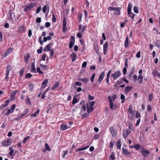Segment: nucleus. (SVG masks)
Returning a JSON list of instances; mask_svg holds the SVG:
<instances>
[{
	"label": "nucleus",
	"mask_w": 160,
	"mask_h": 160,
	"mask_svg": "<svg viewBox=\"0 0 160 160\" xmlns=\"http://www.w3.org/2000/svg\"><path fill=\"white\" fill-rule=\"evenodd\" d=\"M153 98V95L152 93H151L149 96V100L151 102V101Z\"/></svg>",
	"instance_id": "nucleus-49"
},
{
	"label": "nucleus",
	"mask_w": 160,
	"mask_h": 160,
	"mask_svg": "<svg viewBox=\"0 0 160 160\" xmlns=\"http://www.w3.org/2000/svg\"><path fill=\"white\" fill-rule=\"evenodd\" d=\"M54 51L53 49H52L50 52V57H52L54 55Z\"/></svg>",
	"instance_id": "nucleus-58"
},
{
	"label": "nucleus",
	"mask_w": 160,
	"mask_h": 160,
	"mask_svg": "<svg viewBox=\"0 0 160 160\" xmlns=\"http://www.w3.org/2000/svg\"><path fill=\"white\" fill-rule=\"evenodd\" d=\"M142 79L143 76L141 74H139L138 76V83L140 84H142Z\"/></svg>",
	"instance_id": "nucleus-22"
},
{
	"label": "nucleus",
	"mask_w": 160,
	"mask_h": 160,
	"mask_svg": "<svg viewBox=\"0 0 160 160\" xmlns=\"http://www.w3.org/2000/svg\"><path fill=\"white\" fill-rule=\"evenodd\" d=\"M70 128V127H68L67 125L65 124H62L60 126V128L62 130H65Z\"/></svg>",
	"instance_id": "nucleus-24"
},
{
	"label": "nucleus",
	"mask_w": 160,
	"mask_h": 160,
	"mask_svg": "<svg viewBox=\"0 0 160 160\" xmlns=\"http://www.w3.org/2000/svg\"><path fill=\"white\" fill-rule=\"evenodd\" d=\"M95 103V102L94 101H92L90 103L88 104H89V107L91 108H93L92 107L93 106L94 104Z\"/></svg>",
	"instance_id": "nucleus-52"
},
{
	"label": "nucleus",
	"mask_w": 160,
	"mask_h": 160,
	"mask_svg": "<svg viewBox=\"0 0 160 160\" xmlns=\"http://www.w3.org/2000/svg\"><path fill=\"white\" fill-rule=\"evenodd\" d=\"M141 152L144 157H147L149 154V152L147 150L143 148H142V149L141 150Z\"/></svg>",
	"instance_id": "nucleus-12"
},
{
	"label": "nucleus",
	"mask_w": 160,
	"mask_h": 160,
	"mask_svg": "<svg viewBox=\"0 0 160 160\" xmlns=\"http://www.w3.org/2000/svg\"><path fill=\"white\" fill-rule=\"evenodd\" d=\"M25 101L27 103H28L29 105H31V103L30 101L29 98L28 96H27V98L25 100Z\"/></svg>",
	"instance_id": "nucleus-41"
},
{
	"label": "nucleus",
	"mask_w": 160,
	"mask_h": 160,
	"mask_svg": "<svg viewBox=\"0 0 160 160\" xmlns=\"http://www.w3.org/2000/svg\"><path fill=\"white\" fill-rule=\"evenodd\" d=\"M32 76V75L30 73H28L26 75L25 78H31Z\"/></svg>",
	"instance_id": "nucleus-55"
},
{
	"label": "nucleus",
	"mask_w": 160,
	"mask_h": 160,
	"mask_svg": "<svg viewBox=\"0 0 160 160\" xmlns=\"http://www.w3.org/2000/svg\"><path fill=\"white\" fill-rule=\"evenodd\" d=\"M41 7L40 6L39 7H38L37 9V11L36 12V13L37 14L39 13L41 11Z\"/></svg>",
	"instance_id": "nucleus-64"
},
{
	"label": "nucleus",
	"mask_w": 160,
	"mask_h": 160,
	"mask_svg": "<svg viewBox=\"0 0 160 160\" xmlns=\"http://www.w3.org/2000/svg\"><path fill=\"white\" fill-rule=\"evenodd\" d=\"M48 80L47 79H44L42 83V87H45L46 86V84L48 82Z\"/></svg>",
	"instance_id": "nucleus-33"
},
{
	"label": "nucleus",
	"mask_w": 160,
	"mask_h": 160,
	"mask_svg": "<svg viewBox=\"0 0 160 160\" xmlns=\"http://www.w3.org/2000/svg\"><path fill=\"white\" fill-rule=\"evenodd\" d=\"M88 99L89 100H92L94 99V97L91 96L90 95H88Z\"/></svg>",
	"instance_id": "nucleus-61"
},
{
	"label": "nucleus",
	"mask_w": 160,
	"mask_h": 160,
	"mask_svg": "<svg viewBox=\"0 0 160 160\" xmlns=\"http://www.w3.org/2000/svg\"><path fill=\"white\" fill-rule=\"evenodd\" d=\"M52 44V43L51 42L47 45L45 48L43 49V51L45 52L49 51L51 50V47Z\"/></svg>",
	"instance_id": "nucleus-15"
},
{
	"label": "nucleus",
	"mask_w": 160,
	"mask_h": 160,
	"mask_svg": "<svg viewBox=\"0 0 160 160\" xmlns=\"http://www.w3.org/2000/svg\"><path fill=\"white\" fill-rule=\"evenodd\" d=\"M120 8H116L115 7H109L108 8V9L109 11H120L121 9Z\"/></svg>",
	"instance_id": "nucleus-21"
},
{
	"label": "nucleus",
	"mask_w": 160,
	"mask_h": 160,
	"mask_svg": "<svg viewBox=\"0 0 160 160\" xmlns=\"http://www.w3.org/2000/svg\"><path fill=\"white\" fill-rule=\"evenodd\" d=\"M78 80L79 81H81L84 83H87L89 80L88 79L85 78H84L82 79L79 78L78 79Z\"/></svg>",
	"instance_id": "nucleus-35"
},
{
	"label": "nucleus",
	"mask_w": 160,
	"mask_h": 160,
	"mask_svg": "<svg viewBox=\"0 0 160 160\" xmlns=\"http://www.w3.org/2000/svg\"><path fill=\"white\" fill-rule=\"evenodd\" d=\"M95 74H93L92 75L91 77V81L92 82H93L94 81V79L95 78Z\"/></svg>",
	"instance_id": "nucleus-63"
},
{
	"label": "nucleus",
	"mask_w": 160,
	"mask_h": 160,
	"mask_svg": "<svg viewBox=\"0 0 160 160\" xmlns=\"http://www.w3.org/2000/svg\"><path fill=\"white\" fill-rule=\"evenodd\" d=\"M128 111V113L131 114L132 116V117H134V112L133 110L132 106V104L129 105Z\"/></svg>",
	"instance_id": "nucleus-10"
},
{
	"label": "nucleus",
	"mask_w": 160,
	"mask_h": 160,
	"mask_svg": "<svg viewBox=\"0 0 160 160\" xmlns=\"http://www.w3.org/2000/svg\"><path fill=\"white\" fill-rule=\"evenodd\" d=\"M105 74V72L103 71L100 74L98 78V82H99V84L100 83L102 79H103L104 76Z\"/></svg>",
	"instance_id": "nucleus-13"
},
{
	"label": "nucleus",
	"mask_w": 160,
	"mask_h": 160,
	"mask_svg": "<svg viewBox=\"0 0 160 160\" xmlns=\"http://www.w3.org/2000/svg\"><path fill=\"white\" fill-rule=\"evenodd\" d=\"M35 5V4L32 2H31L30 4H28L25 6L24 9V11L26 12L29 9H30L32 8Z\"/></svg>",
	"instance_id": "nucleus-8"
},
{
	"label": "nucleus",
	"mask_w": 160,
	"mask_h": 160,
	"mask_svg": "<svg viewBox=\"0 0 160 160\" xmlns=\"http://www.w3.org/2000/svg\"><path fill=\"white\" fill-rule=\"evenodd\" d=\"M131 133V131L128 129L124 130L123 131V136L124 138H126Z\"/></svg>",
	"instance_id": "nucleus-9"
},
{
	"label": "nucleus",
	"mask_w": 160,
	"mask_h": 160,
	"mask_svg": "<svg viewBox=\"0 0 160 160\" xmlns=\"http://www.w3.org/2000/svg\"><path fill=\"white\" fill-rule=\"evenodd\" d=\"M140 146L139 144H136L132 146L131 148H135L136 150H138L140 149Z\"/></svg>",
	"instance_id": "nucleus-30"
},
{
	"label": "nucleus",
	"mask_w": 160,
	"mask_h": 160,
	"mask_svg": "<svg viewBox=\"0 0 160 160\" xmlns=\"http://www.w3.org/2000/svg\"><path fill=\"white\" fill-rule=\"evenodd\" d=\"M87 65V63L86 61H84L83 62L82 65V68H85Z\"/></svg>",
	"instance_id": "nucleus-60"
},
{
	"label": "nucleus",
	"mask_w": 160,
	"mask_h": 160,
	"mask_svg": "<svg viewBox=\"0 0 160 160\" xmlns=\"http://www.w3.org/2000/svg\"><path fill=\"white\" fill-rule=\"evenodd\" d=\"M75 37L73 36H72L70 37V40L69 42V47L70 48H72L73 45L75 43Z\"/></svg>",
	"instance_id": "nucleus-11"
},
{
	"label": "nucleus",
	"mask_w": 160,
	"mask_h": 160,
	"mask_svg": "<svg viewBox=\"0 0 160 160\" xmlns=\"http://www.w3.org/2000/svg\"><path fill=\"white\" fill-rule=\"evenodd\" d=\"M12 142V139L11 138H9L3 141L2 142V144L4 146H7L11 145Z\"/></svg>",
	"instance_id": "nucleus-5"
},
{
	"label": "nucleus",
	"mask_w": 160,
	"mask_h": 160,
	"mask_svg": "<svg viewBox=\"0 0 160 160\" xmlns=\"http://www.w3.org/2000/svg\"><path fill=\"white\" fill-rule=\"evenodd\" d=\"M45 147L46 150L50 151L51 150V148L47 143L45 144Z\"/></svg>",
	"instance_id": "nucleus-43"
},
{
	"label": "nucleus",
	"mask_w": 160,
	"mask_h": 160,
	"mask_svg": "<svg viewBox=\"0 0 160 160\" xmlns=\"http://www.w3.org/2000/svg\"><path fill=\"white\" fill-rule=\"evenodd\" d=\"M5 104H2L1 105L0 108L1 109H2L4 108L7 106L10 102V101L9 100H8L5 101Z\"/></svg>",
	"instance_id": "nucleus-20"
},
{
	"label": "nucleus",
	"mask_w": 160,
	"mask_h": 160,
	"mask_svg": "<svg viewBox=\"0 0 160 160\" xmlns=\"http://www.w3.org/2000/svg\"><path fill=\"white\" fill-rule=\"evenodd\" d=\"M110 132L112 134V136L113 138H115L117 136V132L114 129L113 127H111L109 128Z\"/></svg>",
	"instance_id": "nucleus-4"
},
{
	"label": "nucleus",
	"mask_w": 160,
	"mask_h": 160,
	"mask_svg": "<svg viewBox=\"0 0 160 160\" xmlns=\"http://www.w3.org/2000/svg\"><path fill=\"white\" fill-rule=\"evenodd\" d=\"M47 5H45L42 8V11L43 13H45L46 12V9H47Z\"/></svg>",
	"instance_id": "nucleus-62"
},
{
	"label": "nucleus",
	"mask_w": 160,
	"mask_h": 160,
	"mask_svg": "<svg viewBox=\"0 0 160 160\" xmlns=\"http://www.w3.org/2000/svg\"><path fill=\"white\" fill-rule=\"evenodd\" d=\"M16 105L14 104L12 105L10 109H9L7 111L5 110L4 111V114L5 115L8 116L10 113H11L13 112L15 108Z\"/></svg>",
	"instance_id": "nucleus-2"
},
{
	"label": "nucleus",
	"mask_w": 160,
	"mask_h": 160,
	"mask_svg": "<svg viewBox=\"0 0 160 160\" xmlns=\"http://www.w3.org/2000/svg\"><path fill=\"white\" fill-rule=\"evenodd\" d=\"M52 20L53 22H55L56 21V19L54 14H52Z\"/></svg>",
	"instance_id": "nucleus-54"
},
{
	"label": "nucleus",
	"mask_w": 160,
	"mask_h": 160,
	"mask_svg": "<svg viewBox=\"0 0 160 160\" xmlns=\"http://www.w3.org/2000/svg\"><path fill=\"white\" fill-rule=\"evenodd\" d=\"M33 87L34 85L32 83H31L29 85V90L31 91H32L33 90Z\"/></svg>",
	"instance_id": "nucleus-45"
},
{
	"label": "nucleus",
	"mask_w": 160,
	"mask_h": 160,
	"mask_svg": "<svg viewBox=\"0 0 160 160\" xmlns=\"http://www.w3.org/2000/svg\"><path fill=\"white\" fill-rule=\"evenodd\" d=\"M30 57V56L29 54H26L24 55V58L25 62L26 63H28V60L29 59Z\"/></svg>",
	"instance_id": "nucleus-29"
},
{
	"label": "nucleus",
	"mask_w": 160,
	"mask_h": 160,
	"mask_svg": "<svg viewBox=\"0 0 160 160\" xmlns=\"http://www.w3.org/2000/svg\"><path fill=\"white\" fill-rule=\"evenodd\" d=\"M108 42H106L103 45V53L104 54H106L108 50Z\"/></svg>",
	"instance_id": "nucleus-16"
},
{
	"label": "nucleus",
	"mask_w": 160,
	"mask_h": 160,
	"mask_svg": "<svg viewBox=\"0 0 160 160\" xmlns=\"http://www.w3.org/2000/svg\"><path fill=\"white\" fill-rule=\"evenodd\" d=\"M40 112L39 109H38L37 111L31 115V116L33 117H35L37 116V114H38Z\"/></svg>",
	"instance_id": "nucleus-37"
},
{
	"label": "nucleus",
	"mask_w": 160,
	"mask_h": 160,
	"mask_svg": "<svg viewBox=\"0 0 160 160\" xmlns=\"http://www.w3.org/2000/svg\"><path fill=\"white\" fill-rule=\"evenodd\" d=\"M12 49L11 48H10L7 50L3 55V57L4 58L7 56L12 51Z\"/></svg>",
	"instance_id": "nucleus-18"
},
{
	"label": "nucleus",
	"mask_w": 160,
	"mask_h": 160,
	"mask_svg": "<svg viewBox=\"0 0 160 160\" xmlns=\"http://www.w3.org/2000/svg\"><path fill=\"white\" fill-rule=\"evenodd\" d=\"M19 32L20 33L24 32L25 30L24 27L23 26H21L18 28Z\"/></svg>",
	"instance_id": "nucleus-25"
},
{
	"label": "nucleus",
	"mask_w": 160,
	"mask_h": 160,
	"mask_svg": "<svg viewBox=\"0 0 160 160\" xmlns=\"http://www.w3.org/2000/svg\"><path fill=\"white\" fill-rule=\"evenodd\" d=\"M89 147V146H87L85 147H82V148H79L77 149L76 150V152H77L79 151H81L86 150Z\"/></svg>",
	"instance_id": "nucleus-28"
},
{
	"label": "nucleus",
	"mask_w": 160,
	"mask_h": 160,
	"mask_svg": "<svg viewBox=\"0 0 160 160\" xmlns=\"http://www.w3.org/2000/svg\"><path fill=\"white\" fill-rule=\"evenodd\" d=\"M133 11L136 13H138V9L136 6L134 7Z\"/></svg>",
	"instance_id": "nucleus-50"
},
{
	"label": "nucleus",
	"mask_w": 160,
	"mask_h": 160,
	"mask_svg": "<svg viewBox=\"0 0 160 160\" xmlns=\"http://www.w3.org/2000/svg\"><path fill=\"white\" fill-rule=\"evenodd\" d=\"M132 7V6L131 4L130 3H129L128 5V13H129L131 12V8Z\"/></svg>",
	"instance_id": "nucleus-34"
},
{
	"label": "nucleus",
	"mask_w": 160,
	"mask_h": 160,
	"mask_svg": "<svg viewBox=\"0 0 160 160\" xmlns=\"http://www.w3.org/2000/svg\"><path fill=\"white\" fill-rule=\"evenodd\" d=\"M37 71L41 74H43V72L42 71H41L40 68L39 67H38L37 68Z\"/></svg>",
	"instance_id": "nucleus-53"
},
{
	"label": "nucleus",
	"mask_w": 160,
	"mask_h": 160,
	"mask_svg": "<svg viewBox=\"0 0 160 160\" xmlns=\"http://www.w3.org/2000/svg\"><path fill=\"white\" fill-rule=\"evenodd\" d=\"M30 137L28 136L26 137L25 138H24L23 140V143H25V142L28 140L30 138Z\"/></svg>",
	"instance_id": "nucleus-51"
},
{
	"label": "nucleus",
	"mask_w": 160,
	"mask_h": 160,
	"mask_svg": "<svg viewBox=\"0 0 160 160\" xmlns=\"http://www.w3.org/2000/svg\"><path fill=\"white\" fill-rule=\"evenodd\" d=\"M110 159H111L113 160H115L116 157H115V155L114 154V152H113L112 154L110 156L109 159L110 160Z\"/></svg>",
	"instance_id": "nucleus-44"
},
{
	"label": "nucleus",
	"mask_w": 160,
	"mask_h": 160,
	"mask_svg": "<svg viewBox=\"0 0 160 160\" xmlns=\"http://www.w3.org/2000/svg\"><path fill=\"white\" fill-rule=\"evenodd\" d=\"M30 71L32 72H33L34 73H36L37 72V71L36 70V68L35 67V64L34 63H32Z\"/></svg>",
	"instance_id": "nucleus-19"
},
{
	"label": "nucleus",
	"mask_w": 160,
	"mask_h": 160,
	"mask_svg": "<svg viewBox=\"0 0 160 160\" xmlns=\"http://www.w3.org/2000/svg\"><path fill=\"white\" fill-rule=\"evenodd\" d=\"M18 92V90L12 91L11 92L10 95V98L11 100H14L15 99V96Z\"/></svg>",
	"instance_id": "nucleus-14"
},
{
	"label": "nucleus",
	"mask_w": 160,
	"mask_h": 160,
	"mask_svg": "<svg viewBox=\"0 0 160 160\" xmlns=\"http://www.w3.org/2000/svg\"><path fill=\"white\" fill-rule=\"evenodd\" d=\"M22 118V116L21 115L18 116L16 118H14V120L16 121H18L20 119Z\"/></svg>",
	"instance_id": "nucleus-57"
},
{
	"label": "nucleus",
	"mask_w": 160,
	"mask_h": 160,
	"mask_svg": "<svg viewBox=\"0 0 160 160\" xmlns=\"http://www.w3.org/2000/svg\"><path fill=\"white\" fill-rule=\"evenodd\" d=\"M42 47H41L40 48V49H38L37 50V52L38 53H41L42 52Z\"/></svg>",
	"instance_id": "nucleus-56"
},
{
	"label": "nucleus",
	"mask_w": 160,
	"mask_h": 160,
	"mask_svg": "<svg viewBox=\"0 0 160 160\" xmlns=\"http://www.w3.org/2000/svg\"><path fill=\"white\" fill-rule=\"evenodd\" d=\"M129 39H128V37H127L125 40V42H124V46L126 48H127L128 46V44L129 43Z\"/></svg>",
	"instance_id": "nucleus-31"
},
{
	"label": "nucleus",
	"mask_w": 160,
	"mask_h": 160,
	"mask_svg": "<svg viewBox=\"0 0 160 160\" xmlns=\"http://www.w3.org/2000/svg\"><path fill=\"white\" fill-rule=\"evenodd\" d=\"M136 117L137 118H139L140 117L141 114L139 111H137L136 112Z\"/></svg>",
	"instance_id": "nucleus-46"
},
{
	"label": "nucleus",
	"mask_w": 160,
	"mask_h": 160,
	"mask_svg": "<svg viewBox=\"0 0 160 160\" xmlns=\"http://www.w3.org/2000/svg\"><path fill=\"white\" fill-rule=\"evenodd\" d=\"M94 48L95 50L97 53H98V52L99 50L98 46L97 44H95L94 46Z\"/></svg>",
	"instance_id": "nucleus-47"
},
{
	"label": "nucleus",
	"mask_w": 160,
	"mask_h": 160,
	"mask_svg": "<svg viewBox=\"0 0 160 160\" xmlns=\"http://www.w3.org/2000/svg\"><path fill=\"white\" fill-rule=\"evenodd\" d=\"M24 68H22L21 70L19 71V74L20 76H22V74L24 72Z\"/></svg>",
	"instance_id": "nucleus-59"
},
{
	"label": "nucleus",
	"mask_w": 160,
	"mask_h": 160,
	"mask_svg": "<svg viewBox=\"0 0 160 160\" xmlns=\"http://www.w3.org/2000/svg\"><path fill=\"white\" fill-rule=\"evenodd\" d=\"M121 75V72L120 71H116L114 72L111 75V76L113 79L116 80L119 78Z\"/></svg>",
	"instance_id": "nucleus-3"
},
{
	"label": "nucleus",
	"mask_w": 160,
	"mask_h": 160,
	"mask_svg": "<svg viewBox=\"0 0 160 160\" xmlns=\"http://www.w3.org/2000/svg\"><path fill=\"white\" fill-rule=\"evenodd\" d=\"M123 82L122 81L118 80L116 82L115 85H114V87H116L118 85L122 83Z\"/></svg>",
	"instance_id": "nucleus-40"
},
{
	"label": "nucleus",
	"mask_w": 160,
	"mask_h": 160,
	"mask_svg": "<svg viewBox=\"0 0 160 160\" xmlns=\"http://www.w3.org/2000/svg\"><path fill=\"white\" fill-rule=\"evenodd\" d=\"M12 70L11 67L10 65H8L7 66L6 68V77H5L7 81L8 80L9 77L8 76L9 75V72Z\"/></svg>",
	"instance_id": "nucleus-6"
},
{
	"label": "nucleus",
	"mask_w": 160,
	"mask_h": 160,
	"mask_svg": "<svg viewBox=\"0 0 160 160\" xmlns=\"http://www.w3.org/2000/svg\"><path fill=\"white\" fill-rule=\"evenodd\" d=\"M114 143L115 141H111L110 143L109 147L111 148H112Z\"/></svg>",
	"instance_id": "nucleus-48"
},
{
	"label": "nucleus",
	"mask_w": 160,
	"mask_h": 160,
	"mask_svg": "<svg viewBox=\"0 0 160 160\" xmlns=\"http://www.w3.org/2000/svg\"><path fill=\"white\" fill-rule=\"evenodd\" d=\"M122 155L128 157H130L131 155L130 152L128 151V150L123 148H122Z\"/></svg>",
	"instance_id": "nucleus-7"
},
{
	"label": "nucleus",
	"mask_w": 160,
	"mask_h": 160,
	"mask_svg": "<svg viewBox=\"0 0 160 160\" xmlns=\"http://www.w3.org/2000/svg\"><path fill=\"white\" fill-rule=\"evenodd\" d=\"M132 88V87L130 86H127L125 89V93L126 94H127Z\"/></svg>",
	"instance_id": "nucleus-23"
},
{
	"label": "nucleus",
	"mask_w": 160,
	"mask_h": 160,
	"mask_svg": "<svg viewBox=\"0 0 160 160\" xmlns=\"http://www.w3.org/2000/svg\"><path fill=\"white\" fill-rule=\"evenodd\" d=\"M86 106L87 109V112L88 113H89L93 110V108H91L89 107V104H86Z\"/></svg>",
	"instance_id": "nucleus-27"
},
{
	"label": "nucleus",
	"mask_w": 160,
	"mask_h": 160,
	"mask_svg": "<svg viewBox=\"0 0 160 160\" xmlns=\"http://www.w3.org/2000/svg\"><path fill=\"white\" fill-rule=\"evenodd\" d=\"M121 140L120 139H119L118 140V142L117 144V147L119 149L121 148Z\"/></svg>",
	"instance_id": "nucleus-38"
},
{
	"label": "nucleus",
	"mask_w": 160,
	"mask_h": 160,
	"mask_svg": "<svg viewBox=\"0 0 160 160\" xmlns=\"http://www.w3.org/2000/svg\"><path fill=\"white\" fill-rule=\"evenodd\" d=\"M116 98L117 95L116 94L113 95L112 97L110 96H109L108 97L110 108L112 110H114L117 108V106L115 105H113L112 102V101H114Z\"/></svg>",
	"instance_id": "nucleus-1"
},
{
	"label": "nucleus",
	"mask_w": 160,
	"mask_h": 160,
	"mask_svg": "<svg viewBox=\"0 0 160 160\" xmlns=\"http://www.w3.org/2000/svg\"><path fill=\"white\" fill-rule=\"evenodd\" d=\"M66 18H64L63 20V21L62 29H63V32H65L67 30V28H66Z\"/></svg>",
	"instance_id": "nucleus-17"
},
{
	"label": "nucleus",
	"mask_w": 160,
	"mask_h": 160,
	"mask_svg": "<svg viewBox=\"0 0 160 160\" xmlns=\"http://www.w3.org/2000/svg\"><path fill=\"white\" fill-rule=\"evenodd\" d=\"M158 72V71L155 69L153 70L152 74L154 77L156 76Z\"/></svg>",
	"instance_id": "nucleus-39"
},
{
	"label": "nucleus",
	"mask_w": 160,
	"mask_h": 160,
	"mask_svg": "<svg viewBox=\"0 0 160 160\" xmlns=\"http://www.w3.org/2000/svg\"><path fill=\"white\" fill-rule=\"evenodd\" d=\"M78 102L77 98H76L75 97H74L73 98L72 101V104H75L77 102Z\"/></svg>",
	"instance_id": "nucleus-42"
},
{
	"label": "nucleus",
	"mask_w": 160,
	"mask_h": 160,
	"mask_svg": "<svg viewBox=\"0 0 160 160\" xmlns=\"http://www.w3.org/2000/svg\"><path fill=\"white\" fill-rule=\"evenodd\" d=\"M59 85V82H56L54 85L52 87V90H54L56 88L58 87Z\"/></svg>",
	"instance_id": "nucleus-36"
},
{
	"label": "nucleus",
	"mask_w": 160,
	"mask_h": 160,
	"mask_svg": "<svg viewBox=\"0 0 160 160\" xmlns=\"http://www.w3.org/2000/svg\"><path fill=\"white\" fill-rule=\"evenodd\" d=\"M128 15L129 17H130L133 19V20H134V17L135 15V14L133 13H132L131 12H130V13H128Z\"/></svg>",
	"instance_id": "nucleus-32"
},
{
	"label": "nucleus",
	"mask_w": 160,
	"mask_h": 160,
	"mask_svg": "<svg viewBox=\"0 0 160 160\" xmlns=\"http://www.w3.org/2000/svg\"><path fill=\"white\" fill-rule=\"evenodd\" d=\"M77 57L76 54L74 53H72L71 55V57L72 58V62L74 61L76 59Z\"/></svg>",
	"instance_id": "nucleus-26"
}]
</instances>
